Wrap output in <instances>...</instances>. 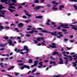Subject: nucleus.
I'll use <instances>...</instances> for the list:
<instances>
[{"mask_svg":"<svg viewBox=\"0 0 77 77\" xmlns=\"http://www.w3.org/2000/svg\"><path fill=\"white\" fill-rule=\"evenodd\" d=\"M68 26V24H62L60 26H58V27L56 29H61L60 27H63V28H64V29H68V28H69V27L67 26Z\"/></svg>","mask_w":77,"mask_h":77,"instance_id":"f257e3e1","label":"nucleus"},{"mask_svg":"<svg viewBox=\"0 0 77 77\" xmlns=\"http://www.w3.org/2000/svg\"><path fill=\"white\" fill-rule=\"evenodd\" d=\"M42 32H43V33H51V35H53V36H57V34L54 33V32H50L47 31L46 30H42L41 31Z\"/></svg>","mask_w":77,"mask_h":77,"instance_id":"f03ea898","label":"nucleus"},{"mask_svg":"<svg viewBox=\"0 0 77 77\" xmlns=\"http://www.w3.org/2000/svg\"><path fill=\"white\" fill-rule=\"evenodd\" d=\"M51 44H52V45H49V46L47 47V48H50V47H51V48H56V44H55V43H51Z\"/></svg>","mask_w":77,"mask_h":77,"instance_id":"7ed1b4c3","label":"nucleus"},{"mask_svg":"<svg viewBox=\"0 0 77 77\" xmlns=\"http://www.w3.org/2000/svg\"><path fill=\"white\" fill-rule=\"evenodd\" d=\"M42 8H44L43 6H36L35 8H34L33 9V11H38V10Z\"/></svg>","mask_w":77,"mask_h":77,"instance_id":"20e7f679","label":"nucleus"},{"mask_svg":"<svg viewBox=\"0 0 77 77\" xmlns=\"http://www.w3.org/2000/svg\"><path fill=\"white\" fill-rule=\"evenodd\" d=\"M9 9H8L9 11H10V12H14H14H15V10H12L10 9V8H11L12 9H15V7H14L11 6L9 7Z\"/></svg>","mask_w":77,"mask_h":77,"instance_id":"39448f33","label":"nucleus"},{"mask_svg":"<svg viewBox=\"0 0 77 77\" xmlns=\"http://www.w3.org/2000/svg\"><path fill=\"white\" fill-rule=\"evenodd\" d=\"M24 68H28V69H30V66H27L25 65H24L23 66H22L21 67V69L22 70H23V69Z\"/></svg>","mask_w":77,"mask_h":77,"instance_id":"423d86ee","label":"nucleus"},{"mask_svg":"<svg viewBox=\"0 0 77 77\" xmlns=\"http://www.w3.org/2000/svg\"><path fill=\"white\" fill-rule=\"evenodd\" d=\"M63 56H65L66 57H69V61H72V57H71V56H69L66 54H64L63 55Z\"/></svg>","mask_w":77,"mask_h":77,"instance_id":"0eeeda50","label":"nucleus"},{"mask_svg":"<svg viewBox=\"0 0 77 77\" xmlns=\"http://www.w3.org/2000/svg\"><path fill=\"white\" fill-rule=\"evenodd\" d=\"M3 8H5V7H3V6L2 5H0V12H4V13L5 12H6V11H2L1 10H2V9H3Z\"/></svg>","mask_w":77,"mask_h":77,"instance_id":"6e6552de","label":"nucleus"},{"mask_svg":"<svg viewBox=\"0 0 77 77\" xmlns=\"http://www.w3.org/2000/svg\"><path fill=\"white\" fill-rule=\"evenodd\" d=\"M18 26L19 28H21V27H23L24 26V24L22 23H20L18 24Z\"/></svg>","mask_w":77,"mask_h":77,"instance_id":"1a4fd4ad","label":"nucleus"},{"mask_svg":"<svg viewBox=\"0 0 77 77\" xmlns=\"http://www.w3.org/2000/svg\"><path fill=\"white\" fill-rule=\"evenodd\" d=\"M70 26H72V27L71 28V29H74V30H77V27H76L75 26L70 25Z\"/></svg>","mask_w":77,"mask_h":77,"instance_id":"9d476101","label":"nucleus"},{"mask_svg":"<svg viewBox=\"0 0 77 77\" xmlns=\"http://www.w3.org/2000/svg\"><path fill=\"white\" fill-rule=\"evenodd\" d=\"M44 40V37H38L37 38V41H40L41 40Z\"/></svg>","mask_w":77,"mask_h":77,"instance_id":"9b49d317","label":"nucleus"},{"mask_svg":"<svg viewBox=\"0 0 77 77\" xmlns=\"http://www.w3.org/2000/svg\"><path fill=\"white\" fill-rule=\"evenodd\" d=\"M26 50L27 51H29V49L27 48V46L26 45H24L23 46V50Z\"/></svg>","mask_w":77,"mask_h":77,"instance_id":"f8f14e48","label":"nucleus"},{"mask_svg":"<svg viewBox=\"0 0 77 77\" xmlns=\"http://www.w3.org/2000/svg\"><path fill=\"white\" fill-rule=\"evenodd\" d=\"M60 61H61L59 62V64H63V59H62V58H60L59 59Z\"/></svg>","mask_w":77,"mask_h":77,"instance_id":"ddd939ff","label":"nucleus"},{"mask_svg":"<svg viewBox=\"0 0 77 77\" xmlns=\"http://www.w3.org/2000/svg\"><path fill=\"white\" fill-rule=\"evenodd\" d=\"M65 6L63 5H61L59 6V9L60 11L62 10V8H64Z\"/></svg>","mask_w":77,"mask_h":77,"instance_id":"4468645a","label":"nucleus"},{"mask_svg":"<svg viewBox=\"0 0 77 77\" xmlns=\"http://www.w3.org/2000/svg\"><path fill=\"white\" fill-rule=\"evenodd\" d=\"M52 3L53 5H58L59 3L56 2V1H52L51 2Z\"/></svg>","mask_w":77,"mask_h":77,"instance_id":"2eb2a0df","label":"nucleus"},{"mask_svg":"<svg viewBox=\"0 0 77 77\" xmlns=\"http://www.w3.org/2000/svg\"><path fill=\"white\" fill-rule=\"evenodd\" d=\"M52 63H53V65H57V63L54 62H53L52 61H51L50 63V64H52Z\"/></svg>","mask_w":77,"mask_h":77,"instance_id":"dca6fc26","label":"nucleus"},{"mask_svg":"<svg viewBox=\"0 0 77 77\" xmlns=\"http://www.w3.org/2000/svg\"><path fill=\"white\" fill-rule=\"evenodd\" d=\"M3 27H4V26L2 25L0 26V31H2V30L5 29V28Z\"/></svg>","mask_w":77,"mask_h":77,"instance_id":"f3484780","label":"nucleus"},{"mask_svg":"<svg viewBox=\"0 0 77 77\" xmlns=\"http://www.w3.org/2000/svg\"><path fill=\"white\" fill-rule=\"evenodd\" d=\"M35 18H38V19H41V18H42V16H38L35 17Z\"/></svg>","mask_w":77,"mask_h":77,"instance_id":"a211bd4d","label":"nucleus"},{"mask_svg":"<svg viewBox=\"0 0 77 77\" xmlns=\"http://www.w3.org/2000/svg\"><path fill=\"white\" fill-rule=\"evenodd\" d=\"M58 53V52L56 51H54V52L53 53V54H52V56H54V55H57Z\"/></svg>","mask_w":77,"mask_h":77,"instance_id":"6ab92c4d","label":"nucleus"},{"mask_svg":"<svg viewBox=\"0 0 77 77\" xmlns=\"http://www.w3.org/2000/svg\"><path fill=\"white\" fill-rule=\"evenodd\" d=\"M14 67H15L14 66H11L9 68L7 69V70H9V71H10V70H11V69H13V68H14Z\"/></svg>","mask_w":77,"mask_h":77,"instance_id":"aec40b11","label":"nucleus"},{"mask_svg":"<svg viewBox=\"0 0 77 77\" xmlns=\"http://www.w3.org/2000/svg\"><path fill=\"white\" fill-rule=\"evenodd\" d=\"M14 51H15V52H16V53H19V52H20V49H17V48H15Z\"/></svg>","mask_w":77,"mask_h":77,"instance_id":"412c9836","label":"nucleus"},{"mask_svg":"<svg viewBox=\"0 0 77 77\" xmlns=\"http://www.w3.org/2000/svg\"><path fill=\"white\" fill-rule=\"evenodd\" d=\"M8 2V0H1L0 1V2L1 3H5V2Z\"/></svg>","mask_w":77,"mask_h":77,"instance_id":"4be33fe9","label":"nucleus"},{"mask_svg":"<svg viewBox=\"0 0 77 77\" xmlns=\"http://www.w3.org/2000/svg\"><path fill=\"white\" fill-rule=\"evenodd\" d=\"M13 42L12 41H8V44H9V45H12V43Z\"/></svg>","mask_w":77,"mask_h":77,"instance_id":"5701e85b","label":"nucleus"},{"mask_svg":"<svg viewBox=\"0 0 77 77\" xmlns=\"http://www.w3.org/2000/svg\"><path fill=\"white\" fill-rule=\"evenodd\" d=\"M3 39H5V40H7L8 39V37L7 36H4Z\"/></svg>","mask_w":77,"mask_h":77,"instance_id":"b1692460","label":"nucleus"},{"mask_svg":"<svg viewBox=\"0 0 77 77\" xmlns=\"http://www.w3.org/2000/svg\"><path fill=\"white\" fill-rule=\"evenodd\" d=\"M51 24H52L53 25H54V27H57V26L55 25V22H52L51 23Z\"/></svg>","mask_w":77,"mask_h":77,"instance_id":"393cba45","label":"nucleus"},{"mask_svg":"<svg viewBox=\"0 0 77 77\" xmlns=\"http://www.w3.org/2000/svg\"><path fill=\"white\" fill-rule=\"evenodd\" d=\"M25 14L26 15H27V16H28V17H31L32 16L31 15L29 14L28 13H26Z\"/></svg>","mask_w":77,"mask_h":77,"instance_id":"a878e982","label":"nucleus"},{"mask_svg":"<svg viewBox=\"0 0 77 77\" xmlns=\"http://www.w3.org/2000/svg\"><path fill=\"white\" fill-rule=\"evenodd\" d=\"M33 62V60H32L30 59L29 60V61H28V63H31Z\"/></svg>","mask_w":77,"mask_h":77,"instance_id":"bb28decb","label":"nucleus"},{"mask_svg":"<svg viewBox=\"0 0 77 77\" xmlns=\"http://www.w3.org/2000/svg\"><path fill=\"white\" fill-rule=\"evenodd\" d=\"M15 4L14 3H12L11 4H9V6H13L14 5H15Z\"/></svg>","mask_w":77,"mask_h":77,"instance_id":"cd10ccee","label":"nucleus"},{"mask_svg":"<svg viewBox=\"0 0 77 77\" xmlns=\"http://www.w3.org/2000/svg\"><path fill=\"white\" fill-rule=\"evenodd\" d=\"M58 55V57H62V54H59V53H58V54H57Z\"/></svg>","mask_w":77,"mask_h":77,"instance_id":"c85d7f7f","label":"nucleus"},{"mask_svg":"<svg viewBox=\"0 0 77 77\" xmlns=\"http://www.w3.org/2000/svg\"><path fill=\"white\" fill-rule=\"evenodd\" d=\"M39 0H35V2H34V3H38V2H39Z\"/></svg>","mask_w":77,"mask_h":77,"instance_id":"c756f323","label":"nucleus"},{"mask_svg":"<svg viewBox=\"0 0 77 77\" xmlns=\"http://www.w3.org/2000/svg\"><path fill=\"white\" fill-rule=\"evenodd\" d=\"M73 66H76L77 64H76L74 62L73 63Z\"/></svg>","mask_w":77,"mask_h":77,"instance_id":"7c9ffc66","label":"nucleus"},{"mask_svg":"<svg viewBox=\"0 0 77 77\" xmlns=\"http://www.w3.org/2000/svg\"><path fill=\"white\" fill-rule=\"evenodd\" d=\"M42 62H41L40 63H38V64L39 65H40V66H42L43 65H42Z\"/></svg>","mask_w":77,"mask_h":77,"instance_id":"2f4dec72","label":"nucleus"},{"mask_svg":"<svg viewBox=\"0 0 77 77\" xmlns=\"http://www.w3.org/2000/svg\"><path fill=\"white\" fill-rule=\"evenodd\" d=\"M36 69H33L31 71V73H33L34 72L36 71Z\"/></svg>","mask_w":77,"mask_h":77,"instance_id":"473e14b6","label":"nucleus"},{"mask_svg":"<svg viewBox=\"0 0 77 77\" xmlns=\"http://www.w3.org/2000/svg\"><path fill=\"white\" fill-rule=\"evenodd\" d=\"M41 44H42V46H43V45H44L45 46H46V45L45 44V43L43 42H42L41 43Z\"/></svg>","mask_w":77,"mask_h":77,"instance_id":"72a5a7b5","label":"nucleus"},{"mask_svg":"<svg viewBox=\"0 0 77 77\" xmlns=\"http://www.w3.org/2000/svg\"><path fill=\"white\" fill-rule=\"evenodd\" d=\"M70 1H71V2H77V0H69Z\"/></svg>","mask_w":77,"mask_h":77,"instance_id":"f704fd0d","label":"nucleus"},{"mask_svg":"<svg viewBox=\"0 0 77 77\" xmlns=\"http://www.w3.org/2000/svg\"><path fill=\"white\" fill-rule=\"evenodd\" d=\"M66 31H67V30L66 29H63L62 30V32H66Z\"/></svg>","mask_w":77,"mask_h":77,"instance_id":"c9c22d12","label":"nucleus"},{"mask_svg":"<svg viewBox=\"0 0 77 77\" xmlns=\"http://www.w3.org/2000/svg\"><path fill=\"white\" fill-rule=\"evenodd\" d=\"M29 33L30 34H32V33H33V30H32L31 31H29Z\"/></svg>","mask_w":77,"mask_h":77,"instance_id":"e433bc0d","label":"nucleus"},{"mask_svg":"<svg viewBox=\"0 0 77 77\" xmlns=\"http://www.w3.org/2000/svg\"><path fill=\"white\" fill-rule=\"evenodd\" d=\"M11 2H14V3H17V1L15 0H11Z\"/></svg>","mask_w":77,"mask_h":77,"instance_id":"4c0bfd02","label":"nucleus"},{"mask_svg":"<svg viewBox=\"0 0 77 77\" xmlns=\"http://www.w3.org/2000/svg\"><path fill=\"white\" fill-rule=\"evenodd\" d=\"M52 9H54V10H57V8L53 7L52 8Z\"/></svg>","mask_w":77,"mask_h":77,"instance_id":"58836bf2","label":"nucleus"},{"mask_svg":"<svg viewBox=\"0 0 77 77\" xmlns=\"http://www.w3.org/2000/svg\"><path fill=\"white\" fill-rule=\"evenodd\" d=\"M69 60H66V62H64L66 64H67V63H68V62Z\"/></svg>","mask_w":77,"mask_h":77,"instance_id":"ea45409f","label":"nucleus"},{"mask_svg":"<svg viewBox=\"0 0 77 77\" xmlns=\"http://www.w3.org/2000/svg\"><path fill=\"white\" fill-rule=\"evenodd\" d=\"M62 34V32H58L57 33V35H61V34Z\"/></svg>","mask_w":77,"mask_h":77,"instance_id":"a19ab883","label":"nucleus"},{"mask_svg":"<svg viewBox=\"0 0 77 77\" xmlns=\"http://www.w3.org/2000/svg\"><path fill=\"white\" fill-rule=\"evenodd\" d=\"M3 65V63H1L0 64V65H1V67H2V68H3L4 66L3 65Z\"/></svg>","mask_w":77,"mask_h":77,"instance_id":"79ce46f5","label":"nucleus"},{"mask_svg":"<svg viewBox=\"0 0 77 77\" xmlns=\"http://www.w3.org/2000/svg\"><path fill=\"white\" fill-rule=\"evenodd\" d=\"M33 33H38V31L33 30Z\"/></svg>","mask_w":77,"mask_h":77,"instance_id":"37998d69","label":"nucleus"},{"mask_svg":"<svg viewBox=\"0 0 77 77\" xmlns=\"http://www.w3.org/2000/svg\"><path fill=\"white\" fill-rule=\"evenodd\" d=\"M26 36H27V37H30V35L29 34H27L25 35Z\"/></svg>","mask_w":77,"mask_h":77,"instance_id":"c03bdc74","label":"nucleus"},{"mask_svg":"<svg viewBox=\"0 0 77 77\" xmlns=\"http://www.w3.org/2000/svg\"><path fill=\"white\" fill-rule=\"evenodd\" d=\"M33 41H34V44H36L37 42H38V41H35V39L33 40Z\"/></svg>","mask_w":77,"mask_h":77,"instance_id":"a18cd8bd","label":"nucleus"},{"mask_svg":"<svg viewBox=\"0 0 77 77\" xmlns=\"http://www.w3.org/2000/svg\"><path fill=\"white\" fill-rule=\"evenodd\" d=\"M0 17H5V16L4 15H2L1 14H0Z\"/></svg>","mask_w":77,"mask_h":77,"instance_id":"49530a36","label":"nucleus"},{"mask_svg":"<svg viewBox=\"0 0 77 77\" xmlns=\"http://www.w3.org/2000/svg\"><path fill=\"white\" fill-rule=\"evenodd\" d=\"M74 8H75V9H77V7L76 5H74Z\"/></svg>","mask_w":77,"mask_h":77,"instance_id":"de8ad7c7","label":"nucleus"},{"mask_svg":"<svg viewBox=\"0 0 77 77\" xmlns=\"http://www.w3.org/2000/svg\"><path fill=\"white\" fill-rule=\"evenodd\" d=\"M38 62H39L38 61H34V63H38Z\"/></svg>","mask_w":77,"mask_h":77,"instance_id":"09e8293b","label":"nucleus"},{"mask_svg":"<svg viewBox=\"0 0 77 77\" xmlns=\"http://www.w3.org/2000/svg\"><path fill=\"white\" fill-rule=\"evenodd\" d=\"M23 18L24 19H26V18H27V17L26 16H23Z\"/></svg>","mask_w":77,"mask_h":77,"instance_id":"8fccbe9b","label":"nucleus"},{"mask_svg":"<svg viewBox=\"0 0 77 77\" xmlns=\"http://www.w3.org/2000/svg\"><path fill=\"white\" fill-rule=\"evenodd\" d=\"M66 48H67V50H71V48H68V47H66Z\"/></svg>","mask_w":77,"mask_h":77,"instance_id":"3c124183","label":"nucleus"},{"mask_svg":"<svg viewBox=\"0 0 77 77\" xmlns=\"http://www.w3.org/2000/svg\"><path fill=\"white\" fill-rule=\"evenodd\" d=\"M40 72H36V75H38L40 74Z\"/></svg>","mask_w":77,"mask_h":77,"instance_id":"603ef678","label":"nucleus"},{"mask_svg":"<svg viewBox=\"0 0 77 77\" xmlns=\"http://www.w3.org/2000/svg\"><path fill=\"white\" fill-rule=\"evenodd\" d=\"M14 74H15V75L16 76H17V75H18V74H19V73H16V72H15L14 73Z\"/></svg>","mask_w":77,"mask_h":77,"instance_id":"864d4df0","label":"nucleus"},{"mask_svg":"<svg viewBox=\"0 0 77 77\" xmlns=\"http://www.w3.org/2000/svg\"><path fill=\"white\" fill-rule=\"evenodd\" d=\"M46 6H47V7H49V8H50V6H51V5H50V4H47L46 5Z\"/></svg>","mask_w":77,"mask_h":77,"instance_id":"5fc2aeb1","label":"nucleus"},{"mask_svg":"<svg viewBox=\"0 0 77 77\" xmlns=\"http://www.w3.org/2000/svg\"><path fill=\"white\" fill-rule=\"evenodd\" d=\"M24 64L23 63H20L19 64V65H20V66H22V65H23Z\"/></svg>","mask_w":77,"mask_h":77,"instance_id":"6e6d98bb","label":"nucleus"},{"mask_svg":"<svg viewBox=\"0 0 77 77\" xmlns=\"http://www.w3.org/2000/svg\"><path fill=\"white\" fill-rule=\"evenodd\" d=\"M7 76L9 77H13L12 76L10 75H7Z\"/></svg>","mask_w":77,"mask_h":77,"instance_id":"4d7b16f0","label":"nucleus"},{"mask_svg":"<svg viewBox=\"0 0 77 77\" xmlns=\"http://www.w3.org/2000/svg\"><path fill=\"white\" fill-rule=\"evenodd\" d=\"M68 40V39H67V38H65L64 39V41H67Z\"/></svg>","mask_w":77,"mask_h":77,"instance_id":"13d9d810","label":"nucleus"},{"mask_svg":"<svg viewBox=\"0 0 77 77\" xmlns=\"http://www.w3.org/2000/svg\"><path fill=\"white\" fill-rule=\"evenodd\" d=\"M44 62H45V63H47L48 62V60H44Z\"/></svg>","mask_w":77,"mask_h":77,"instance_id":"bf43d9fd","label":"nucleus"},{"mask_svg":"<svg viewBox=\"0 0 77 77\" xmlns=\"http://www.w3.org/2000/svg\"><path fill=\"white\" fill-rule=\"evenodd\" d=\"M10 39H15L16 38V37H14V38H13V37H10Z\"/></svg>","mask_w":77,"mask_h":77,"instance_id":"052dcab7","label":"nucleus"},{"mask_svg":"<svg viewBox=\"0 0 77 77\" xmlns=\"http://www.w3.org/2000/svg\"><path fill=\"white\" fill-rule=\"evenodd\" d=\"M0 13H1V14L2 15H5V13L4 12H0Z\"/></svg>","mask_w":77,"mask_h":77,"instance_id":"680f3d73","label":"nucleus"},{"mask_svg":"<svg viewBox=\"0 0 77 77\" xmlns=\"http://www.w3.org/2000/svg\"><path fill=\"white\" fill-rule=\"evenodd\" d=\"M46 24H47L48 26H50V23H48V22H47L46 23Z\"/></svg>","mask_w":77,"mask_h":77,"instance_id":"e2e57ef3","label":"nucleus"},{"mask_svg":"<svg viewBox=\"0 0 77 77\" xmlns=\"http://www.w3.org/2000/svg\"><path fill=\"white\" fill-rule=\"evenodd\" d=\"M74 52H72L70 54V55H73V54H74Z\"/></svg>","mask_w":77,"mask_h":77,"instance_id":"0e129e2a","label":"nucleus"},{"mask_svg":"<svg viewBox=\"0 0 77 77\" xmlns=\"http://www.w3.org/2000/svg\"><path fill=\"white\" fill-rule=\"evenodd\" d=\"M38 35H39L40 36H42V35H43V34L42 33H38Z\"/></svg>","mask_w":77,"mask_h":77,"instance_id":"69168bd1","label":"nucleus"},{"mask_svg":"<svg viewBox=\"0 0 77 77\" xmlns=\"http://www.w3.org/2000/svg\"><path fill=\"white\" fill-rule=\"evenodd\" d=\"M17 38V39H21V37H18Z\"/></svg>","mask_w":77,"mask_h":77,"instance_id":"338daca9","label":"nucleus"},{"mask_svg":"<svg viewBox=\"0 0 77 77\" xmlns=\"http://www.w3.org/2000/svg\"><path fill=\"white\" fill-rule=\"evenodd\" d=\"M0 47H4L5 46V45H0Z\"/></svg>","mask_w":77,"mask_h":77,"instance_id":"774afa93","label":"nucleus"}]
</instances>
